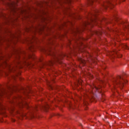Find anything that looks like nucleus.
I'll return each mask as SVG.
<instances>
[{
  "label": "nucleus",
  "mask_w": 129,
  "mask_h": 129,
  "mask_svg": "<svg viewBox=\"0 0 129 129\" xmlns=\"http://www.w3.org/2000/svg\"><path fill=\"white\" fill-rule=\"evenodd\" d=\"M9 7L10 8V11L12 15L18 16L19 14L23 13V11L20 10L16 7V4L15 3H12L9 5Z\"/></svg>",
  "instance_id": "1"
},
{
  "label": "nucleus",
  "mask_w": 129,
  "mask_h": 129,
  "mask_svg": "<svg viewBox=\"0 0 129 129\" xmlns=\"http://www.w3.org/2000/svg\"><path fill=\"white\" fill-rule=\"evenodd\" d=\"M126 82V81H124L123 78L120 76H118L117 77V80L115 82V84L116 85H118L121 88V87H123V85L124 83Z\"/></svg>",
  "instance_id": "2"
},
{
  "label": "nucleus",
  "mask_w": 129,
  "mask_h": 129,
  "mask_svg": "<svg viewBox=\"0 0 129 129\" xmlns=\"http://www.w3.org/2000/svg\"><path fill=\"white\" fill-rule=\"evenodd\" d=\"M100 89V87H96L95 86H93V87H92L91 89L89 90L88 93L91 95V96H92L94 94V91L96 90H98V89Z\"/></svg>",
  "instance_id": "3"
},
{
  "label": "nucleus",
  "mask_w": 129,
  "mask_h": 129,
  "mask_svg": "<svg viewBox=\"0 0 129 129\" xmlns=\"http://www.w3.org/2000/svg\"><path fill=\"white\" fill-rule=\"evenodd\" d=\"M6 66L8 67L9 71L11 72H14L16 70V67H14L13 66H10V64L6 63Z\"/></svg>",
  "instance_id": "4"
},
{
  "label": "nucleus",
  "mask_w": 129,
  "mask_h": 129,
  "mask_svg": "<svg viewBox=\"0 0 129 129\" xmlns=\"http://www.w3.org/2000/svg\"><path fill=\"white\" fill-rule=\"evenodd\" d=\"M114 54H116V55H117V51H116V50H114L112 52H109L108 53V55H109V56L110 57H112V58H113V57H114V56H113Z\"/></svg>",
  "instance_id": "5"
},
{
  "label": "nucleus",
  "mask_w": 129,
  "mask_h": 129,
  "mask_svg": "<svg viewBox=\"0 0 129 129\" xmlns=\"http://www.w3.org/2000/svg\"><path fill=\"white\" fill-rule=\"evenodd\" d=\"M53 62L52 61H49L48 63H43L42 66L41 67L42 68H45V67H47V66H51L53 64Z\"/></svg>",
  "instance_id": "6"
},
{
  "label": "nucleus",
  "mask_w": 129,
  "mask_h": 129,
  "mask_svg": "<svg viewBox=\"0 0 129 129\" xmlns=\"http://www.w3.org/2000/svg\"><path fill=\"white\" fill-rule=\"evenodd\" d=\"M42 108L45 111H47V110L49 108V105H48V104H46L45 105L42 107Z\"/></svg>",
  "instance_id": "7"
},
{
  "label": "nucleus",
  "mask_w": 129,
  "mask_h": 129,
  "mask_svg": "<svg viewBox=\"0 0 129 129\" xmlns=\"http://www.w3.org/2000/svg\"><path fill=\"white\" fill-rule=\"evenodd\" d=\"M109 5H111V3H110V1H108L105 3L104 4L103 7H104L105 8H106V7H108Z\"/></svg>",
  "instance_id": "8"
},
{
  "label": "nucleus",
  "mask_w": 129,
  "mask_h": 129,
  "mask_svg": "<svg viewBox=\"0 0 129 129\" xmlns=\"http://www.w3.org/2000/svg\"><path fill=\"white\" fill-rule=\"evenodd\" d=\"M0 17L1 18H4V19H5V20H7V16L6 15V14H4V13H1L0 14Z\"/></svg>",
  "instance_id": "9"
},
{
  "label": "nucleus",
  "mask_w": 129,
  "mask_h": 129,
  "mask_svg": "<svg viewBox=\"0 0 129 129\" xmlns=\"http://www.w3.org/2000/svg\"><path fill=\"white\" fill-rule=\"evenodd\" d=\"M48 55H50V56H53V57H54L55 56V52H54V51H53V50H51L49 53H48Z\"/></svg>",
  "instance_id": "10"
},
{
  "label": "nucleus",
  "mask_w": 129,
  "mask_h": 129,
  "mask_svg": "<svg viewBox=\"0 0 129 129\" xmlns=\"http://www.w3.org/2000/svg\"><path fill=\"white\" fill-rule=\"evenodd\" d=\"M97 13H98V10L95 11L94 13L92 14V17H93V18H96V14H97Z\"/></svg>",
  "instance_id": "11"
},
{
  "label": "nucleus",
  "mask_w": 129,
  "mask_h": 129,
  "mask_svg": "<svg viewBox=\"0 0 129 129\" xmlns=\"http://www.w3.org/2000/svg\"><path fill=\"white\" fill-rule=\"evenodd\" d=\"M80 61L81 62H82V64H83V65L85 64L86 61L84 59H83L82 58H81L80 59Z\"/></svg>",
  "instance_id": "12"
},
{
  "label": "nucleus",
  "mask_w": 129,
  "mask_h": 129,
  "mask_svg": "<svg viewBox=\"0 0 129 129\" xmlns=\"http://www.w3.org/2000/svg\"><path fill=\"white\" fill-rule=\"evenodd\" d=\"M35 41V38H33L32 39H31L29 40L28 43H29V44H32L33 42H34Z\"/></svg>",
  "instance_id": "13"
},
{
  "label": "nucleus",
  "mask_w": 129,
  "mask_h": 129,
  "mask_svg": "<svg viewBox=\"0 0 129 129\" xmlns=\"http://www.w3.org/2000/svg\"><path fill=\"white\" fill-rule=\"evenodd\" d=\"M121 46L122 47V48H124V49H128V47H127V45H125V44H123L122 45H121Z\"/></svg>",
  "instance_id": "14"
},
{
  "label": "nucleus",
  "mask_w": 129,
  "mask_h": 129,
  "mask_svg": "<svg viewBox=\"0 0 129 129\" xmlns=\"http://www.w3.org/2000/svg\"><path fill=\"white\" fill-rule=\"evenodd\" d=\"M24 104H25L26 107H29V105L27 103H22L21 104V105H24Z\"/></svg>",
  "instance_id": "15"
},
{
  "label": "nucleus",
  "mask_w": 129,
  "mask_h": 129,
  "mask_svg": "<svg viewBox=\"0 0 129 129\" xmlns=\"http://www.w3.org/2000/svg\"><path fill=\"white\" fill-rule=\"evenodd\" d=\"M91 22H92V23H96V20L95 18H92L91 19Z\"/></svg>",
  "instance_id": "16"
},
{
  "label": "nucleus",
  "mask_w": 129,
  "mask_h": 129,
  "mask_svg": "<svg viewBox=\"0 0 129 129\" xmlns=\"http://www.w3.org/2000/svg\"><path fill=\"white\" fill-rule=\"evenodd\" d=\"M10 34H11V37H12L13 38H16V34H15L14 33H10Z\"/></svg>",
  "instance_id": "17"
},
{
  "label": "nucleus",
  "mask_w": 129,
  "mask_h": 129,
  "mask_svg": "<svg viewBox=\"0 0 129 129\" xmlns=\"http://www.w3.org/2000/svg\"><path fill=\"white\" fill-rule=\"evenodd\" d=\"M64 3H71L72 0H63Z\"/></svg>",
  "instance_id": "18"
},
{
  "label": "nucleus",
  "mask_w": 129,
  "mask_h": 129,
  "mask_svg": "<svg viewBox=\"0 0 129 129\" xmlns=\"http://www.w3.org/2000/svg\"><path fill=\"white\" fill-rule=\"evenodd\" d=\"M97 1H98V0H94V1L91 0V1H90V4H93V3H94V2H97Z\"/></svg>",
  "instance_id": "19"
},
{
  "label": "nucleus",
  "mask_w": 129,
  "mask_h": 129,
  "mask_svg": "<svg viewBox=\"0 0 129 129\" xmlns=\"http://www.w3.org/2000/svg\"><path fill=\"white\" fill-rule=\"evenodd\" d=\"M29 49L30 51H31V52H33V49H34V47H33V45H31Z\"/></svg>",
  "instance_id": "20"
},
{
  "label": "nucleus",
  "mask_w": 129,
  "mask_h": 129,
  "mask_svg": "<svg viewBox=\"0 0 129 129\" xmlns=\"http://www.w3.org/2000/svg\"><path fill=\"white\" fill-rule=\"evenodd\" d=\"M8 89L10 91H12V90H13V87H9Z\"/></svg>",
  "instance_id": "21"
},
{
  "label": "nucleus",
  "mask_w": 129,
  "mask_h": 129,
  "mask_svg": "<svg viewBox=\"0 0 129 129\" xmlns=\"http://www.w3.org/2000/svg\"><path fill=\"white\" fill-rule=\"evenodd\" d=\"M86 96L89 97V98H90V95H88V94H87L86 95H85V97H86Z\"/></svg>",
  "instance_id": "22"
},
{
  "label": "nucleus",
  "mask_w": 129,
  "mask_h": 129,
  "mask_svg": "<svg viewBox=\"0 0 129 129\" xmlns=\"http://www.w3.org/2000/svg\"><path fill=\"white\" fill-rule=\"evenodd\" d=\"M78 32H79V29H76V30L74 31V32H75V33H78Z\"/></svg>",
  "instance_id": "23"
},
{
  "label": "nucleus",
  "mask_w": 129,
  "mask_h": 129,
  "mask_svg": "<svg viewBox=\"0 0 129 129\" xmlns=\"http://www.w3.org/2000/svg\"><path fill=\"white\" fill-rule=\"evenodd\" d=\"M30 117L31 118H33V117H34V115H33V113H32L31 115H30Z\"/></svg>",
  "instance_id": "24"
},
{
  "label": "nucleus",
  "mask_w": 129,
  "mask_h": 129,
  "mask_svg": "<svg viewBox=\"0 0 129 129\" xmlns=\"http://www.w3.org/2000/svg\"><path fill=\"white\" fill-rule=\"evenodd\" d=\"M29 58H32V59H34V55H30L29 56Z\"/></svg>",
  "instance_id": "25"
},
{
  "label": "nucleus",
  "mask_w": 129,
  "mask_h": 129,
  "mask_svg": "<svg viewBox=\"0 0 129 129\" xmlns=\"http://www.w3.org/2000/svg\"><path fill=\"white\" fill-rule=\"evenodd\" d=\"M81 82H82V81L81 80H80V81H78V83H79V84H80Z\"/></svg>",
  "instance_id": "26"
},
{
  "label": "nucleus",
  "mask_w": 129,
  "mask_h": 129,
  "mask_svg": "<svg viewBox=\"0 0 129 129\" xmlns=\"http://www.w3.org/2000/svg\"><path fill=\"white\" fill-rule=\"evenodd\" d=\"M122 2H124V0H122Z\"/></svg>",
  "instance_id": "27"
},
{
  "label": "nucleus",
  "mask_w": 129,
  "mask_h": 129,
  "mask_svg": "<svg viewBox=\"0 0 129 129\" xmlns=\"http://www.w3.org/2000/svg\"><path fill=\"white\" fill-rule=\"evenodd\" d=\"M2 2H4V0H1Z\"/></svg>",
  "instance_id": "28"
},
{
  "label": "nucleus",
  "mask_w": 129,
  "mask_h": 129,
  "mask_svg": "<svg viewBox=\"0 0 129 129\" xmlns=\"http://www.w3.org/2000/svg\"><path fill=\"white\" fill-rule=\"evenodd\" d=\"M25 62V61H24V62Z\"/></svg>",
  "instance_id": "29"
}]
</instances>
